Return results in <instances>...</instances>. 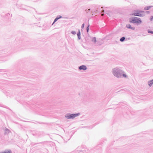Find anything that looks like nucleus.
Returning <instances> with one entry per match:
<instances>
[{
    "label": "nucleus",
    "mask_w": 153,
    "mask_h": 153,
    "mask_svg": "<svg viewBox=\"0 0 153 153\" xmlns=\"http://www.w3.org/2000/svg\"><path fill=\"white\" fill-rule=\"evenodd\" d=\"M125 39V37H122L120 39V40L121 42H123L124 40Z\"/></svg>",
    "instance_id": "9b49d317"
},
{
    "label": "nucleus",
    "mask_w": 153,
    "mask_h": 153,
    "mask_svg": "<svg viewBox=\"0 0 153 153\" xmlns=\"http://www.w3.org/2000/svg\"><path fill=\"white\" fill-rule=\"evenodd\" d=\"M92 41L94 43H96L97 42L96 38L95 37L93 38L92 39Z\"/></svg>",
    "instance_id": "0eeeda50"
},
{
    "label": "nucleus",
    "mask_w": 153,
    "mask_h": 153,
    "mask_svg": "<svg viewBox=\"0 0 153 153\" xmlns=\"http://www.w3.org/2000/svg\"><path fill=\"white\" fill-rule=\"evenodd\" d=\"M129 22L130 23L140 24L141 23L142 21L140 18L134 17L130 19Z\"/></svg>",
    "instance_id": "f257e3e1"
},
{
    "label": "nucleus",
    "mask_w": 153,
    "mask_h": 153,
    "mask_svg": "<svg viewBox=\"0 0 153 153\" xmlns=\"http://www.w3.org/2000/svg\"><path fill=\"white\" fill-rule=\"evenodd\" d=\"M62 17L61 16H60L59 18H56L54 20V21L52 25H53L57 20L61 18Z\"/></svg>",
    "instance_id": "6e6552de"
},
{
    "label": "nucleus",
    "mask_w": 153,
    "mask_h": 153,
    "mask_svg": "<svg viewBox=\"0 0 153 153\" xmlns=\"http://www.w3.org/2000/svg\"><path fill=\"white\" fill-rule=\"evenodd\" d=\"M77 35L78 37V38L79 39H81V37H80V31H79V32L78 33V34H77Z\"/></svg>",
    "instance_id": "1a4fd4ad"
},
{
    "label": "nucleus",
    "mask_w": 153,
    "mask_h": 153,
    "mask_svg": "<svg viewBox=\"0 0 153 153\" xmlns=\"http://www.w3.org/2000/svg\"><path fill=\"white\" fill-rule=\"evenodd\" d=\"M149 85L150 86H151L153 84V79L150 81L148 82Z\"/></svg>",
    "instance_id": "423d86ee"
},
{
    "label": "nucleus",
    "mask_w": 153,
    "mask_h": 153,
    "mask_svg": "<svg viewBox=\"0 0 153 153\" xmlns=\"http://www.w3.org/2000/svg\"><path fill=\"white\" fill-rule=\"evenodd\" d=\"M90 10H91V9L89 8V9H86L85 11L87 13H89V11Z\"/></svg>",
    "instance_id": "f8f14e48"
},
{
    "label": "nucleus",
    "mask_w": 153,
    "mask_h": 153,
    "mask_svg": "<svg viewBox=\"0 0 153 153\" xmlns=\"http://www.w3.org/2000/svg\"><path fill=\"white\" fill-rule=\"evenodd\" d=\"M71 33L73 34H75L76 33L75 31H73L71 32Z\"/></svg>",
    "instance_id": "dca6fc26"
},
{
    "label": "nucleus",
    "mask_w": 153,
    "mask_h": 153,
    "mask_svg": "<svg viewBox=\"0 0 153 153\" xmlns=\"http://www.w3.org/2000/svg\"><path fill=\"white\" fill-rule=\"evenodd\" d=\"M0 153H11V152L10 151H5L3 152H1Z\"/></svg>",
    "instance_id": "9d476101"
},
{
    "label": "nucleus",
    "mask_w": 153,
    "mask_h": 153,
    "mask_svg": "<svg viewBox=\"0 0 153 153\" xmlns=\"http://www.w3.org/2000/svg\"><path fill=\"white\" fill-rule=\"evenodd\" d=\"M102 11H103V12H104V10H103Z\"/></svg>",
    "instance_id": "4be33fe9"
},
{
    "label": "nucleus",
    "mask_w": 153,
    "mask_h": 153,
    "mask_svg": "<svg viewBox=\"0 0 153 153\" xmlns=\"http://www.w3.org/2000/svg\"><path fill=\"white\" fill-rule=\"evenodd\" d=\"M148 32L149 33H152V34H153V31H152L148 30Z\"/></svg>",
    "instance_id": "ddd939ff"
},
{
    "label": "nucleus",
    "mask_w": 153,
    "mask_h": 153,
    "mask_svg": "<svg viewBox=\"0 0 153 153\" xmlns=\"http://www.w3.org/2000/svg\"><path fill=\"white\" fill-rule=\"evenodd\" d=\"M150 8V7H146V8H145V9L146 10H149Z\"/></svg>",
    "instance_id": "4468645a"
},
{
    "label": "nucleus",
    "mask_w": 153,
    "mask_h": 153,
    "mask_svg": "<svg viewBox=\"0 0 153 153\" xmlns=\"http://www.w3.org/2000/svg\"><path fill=\"white\" fill-rule=\"evenodd\" d=\"M114 75L117 77H120V76H119L117 75L116 74H114Z\"/></svg>",
    "instance_id": "6ab92c4d"
},
{
    "label": "nucleus",
    "mask_w": 153,
    "mask_h": 153,
    "mask_svg": "<svg viewBox=\"0 0 153 153\" xmlns=\"http://www.w3.org/2000/svg\"><path fill=\"white\" fill-rule=\"evenodd\" d=\"M79 68L80 70H86L87 68L85 66L82 65L80 66Z\"/></svg>",
    "instance_id": "20e7f679"
},
{
    "label": "nucleus",
    "mask_w": 153,
    "mask_h": 153,
    "mask_svg": "<svg viewBox=\"0 0 153 153\" xmlns=\"http://www.w3.org/2000/svg\"><path fill=\"white\" fill-rule=\"evenodd\" d=\"M150 20H153V16H151L150 18Z\"/></svg>",
    "instance_id": "a211bd4d"
},
{
    "label": "nucleus",
    "mask_w": 153,
    "mask_h": 153,
    "mask_svg": "<svg viewBox=\"0 0 153 153\" xmlns=\"http://www.w3.org/2000/svg\"><path fill=\"white\" fill-rule=\"evenodd\" d=\"M123 76L124 77H126V76L125 74H123Z\"/></svg>",
    "instance_id": "f3484780"
},
{
    "label": "nucleus",
    "mask_w": 153,
    "mask_h": 153,
    "mask_svg": "<svg viewBox=\"0 0 153 153\" xmlns=\"http://www.w3.org/2000/svg\"><path fill=\"white\" fill-rule=\"evenodd\" d=\"M126 27L128 28H130L132 30H134L135 28L134 27H132L131 25L130 24L127 25Z\"/></svg>",
    "instance_id": "39448f33"
},
{
    "label": "nucleus",
    "mask_w": 153,
    "mask_h": 153,
    "mask_svg": "<svg viewBox=\"0 0 153 153\" xmlns=\"http://www.w3.org/2000/svg\"><path fill=\"white\" fill-rule=\"evenodd\" d=\"M144 12L140 10H134L132 13V15L142 17L143 16V13Z\"/></svg>",
    "instance_id": "f03ea898"
},
{
    "label": "nucleus",
    "mask_w": 153,
    "mask_h": 153,
    "mask_svg": "<svg viewBox=\"0 0 153 153\" xmlns=\"http://www.w3.org/2000/svg\"><path fill=\"white\" fill-rule=\"evenodd\" d=\"M89 25H88V26L87 28V32H88V30H89Z\"/></svg>",
    "instance_id": "2eb2a0df"
},
{
    "label": "nucleus",
    "mask_w": 153,
    "mask_h": 153,
    "mask_svg": "<svg viewBox=\"0 0 153 153\" xmlns=\"http://www.w3.org/2000/svg\"><path fill=\"white\" fill-rule=\"evenodd\" d=\"M84 24H83L82 25V27H84Z\"/></svg>",
    "instance_id": "aec40b11"
},
{
    "label": "nucleus",
    "mask_w": 153,
    "mask_h": 153,
    "mask_svg": "<svg viewBox=\"0 0 153 153\" xmlns=\"http://www.w3.org/2000/svg\"><path fill=\"white\" fill-rule=\"evenodd\" d=\"M103 15H104L103 14H102L101 15H102V16H103Z\"/></svg>",
    "instance_id": "412c9836"
},
{
    "label": "nucleus",
    "mask_w": 153,
    "mask_h": 153,
    "mask_svg": "<svg viewBox=\"0 0 153 153\" xmlns=\"http://www.w3.org/2000/svg\"><path fill=\"white\" fill-rule=\"evenodd\" d=\"M76 116V114H67L66 116L65 117L68 119H73Z\"/></svg>",
    "instance_id": "7ed1b4c3"
}]
</instances>
